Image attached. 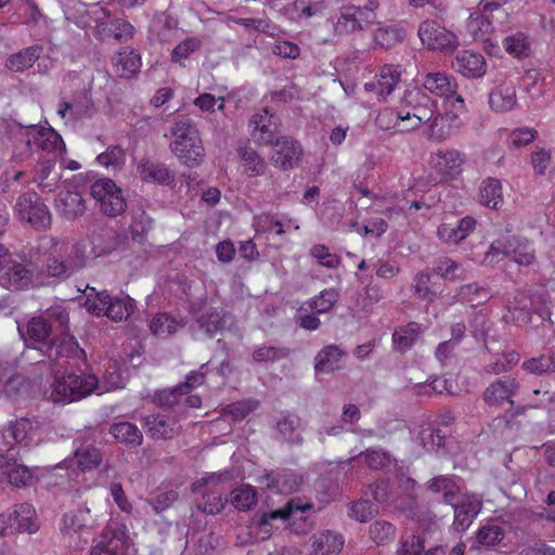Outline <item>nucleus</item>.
<instances>
[{"instance_id":"f257e3e1","label":"nucleus","mask_w":555,"mask_h":555,"mask_svg":"<svg viewBox=\"0 0 555 555\" xmlns=\"http://www.w3.org/2000/svg\"><path fill=\"white\" fill-rule=\"evenodd\" d=\"M87 259L83 243L56 242L51 246L46 258L43 272L47 278L62 282L83 269Z\"/></svg>"},{"instance_id":"f03ea898","label":"nucleus","mask_w":555,"mask_h":555,"mask_svg":"<svg viewBox=\"0 0 555 555\" xmlns=\"http://www.w3.org/2000/svg\"><path fill=\"white\" fill-rule=\"evenodd\" d=\"M173 138L169 144L170 151L181 164L193 168L198 166L205 157V149L198 129L191 118H179L170 127Z\"/></svg>"},{"instance_id":"7ed1b4c3","label":"nucleus","mask_w":555,"mask_h":555,"mask_svg":"<svg viewBox=\"0 0 555 555\" xmlns=\"http://www.w3.org/2000/svg\"><path fill=\"white\" fill-rule=\"evenodd\" d=\"M400 108H403V120L411 121V125H404L399 131L415 130L438 114L436 102L420 89L405 91Z\"/></svg>"},{"instance_id":"20e7f679","label":"nucleus","mask_w":555,"mask_h":555,"mask_svg":"<svg viewBox=\"0 0 555 555\" xmlns=\"http://www.w3.org/2000/svg\"><path fill=\"white\" fill-rule=\"evenodd\" d=\"M15 211L20 220L28 222L37 231H46L51 227L50 209L36 192L20 195Z\"/></svg>"},{"instance_id":"39448f33","label":"nucleus","mask_w":555,"mask_h":555,"mask_svg":"<svg viewBox=\"0 0 555 555\" xmlns=\"http://www.w3.org/2000/svg\"><path fill=\"white\" fill-rule=\"evenodd\" d=\"M89 555H133V545L126 527H107L93 539Z\"/></svg>"},{"instance_id":"423d86ee","label":"nucleus","mask_w":555,"mask_h":555,"mask_svg":"<svg viewBox=\"0 0 555 555\" xmlns=\"http://www.w3.org/2000/svg\"><path fill=\"white\" fill-rule=\"evenodd\" d=\"M90 193L100 203L101 211L108 217H117L127 208L120 188L109 178H102L91 184Z\"/></svg>"},{"instance_id":"0eeeda50","label":"nucleus","mask_w":555,"mask_h":555,"mask_svg":"<svg viewBox=\"0 0 555 555\" xmlns=\"http://www.w3.org/2000/svg\"><path fill=\"white\" fill-rule=\"evenodd\" d=\"M95 517L89 506L79 507L63 515L60 531L68 540V544L80 547V533L95 526Z\"/></svg>"},{"instance_id":"6e6552de","label":"nucleus","mask_w":555,"mask_h":555,"mask_svg":"<svg viewBox=\"0 0 555 555\" xmlns=\"http://www.w3.org/2000/svg\"><path fill=\"white\" fill-rule=\"evenodd\" d=\"M34 283V266L23 263L11 257L4 258L0 266V285L10 291H22Z\"/></svg>"},{"instance_id":"1a4fd4ad","label":"nucleus","mask_w":555,"mask_h":555,"mask_svg":"<svg viewBox=\"0 0 555 555\" xmlns=\"http://www.w3.org/2000/svg\"><path fill=\"white\" fill-rule=\"evenodd\" d=\"M18 333L25 345L30 348L40 349L39 345H42L51 350L55 345V340L50 339L52 324L43 315L31 318L25 325L18 324Z\"/></svg>"},{"instance_id":"9d476101","label":"nucleus","mask_w":555,"mask_h":555,"mask_svg":"<svg viewBox=\"0 0 555 555\" xmlns=\"http://www.w3.org/2000/svg\"><path fill=\"white\" fill-rule=\"evenodd\" d=\"M250 135L253 140L260 145L269 146L279 139L278 118L270 114L268 108H262L259 113L254 114L248 122Z\"/></svg>"},{"instance_id":"9b49d317","label":"nucleus","mask_w":555,"mask_h":555,"mask_svg":"<svg viewBox=\"0 0 555 555\" xmlns=\"http://www.w3.org/2000/svg\"><path fill=\"white\" fill-rule=\"evenodd\" d=\"M48 386L44 388V396L55 403H70L92 392L103 391L100 384H48Z\"/></svg>"},{"instance_id":"f8f14e48","label":"nucleus","mask_w":555,"mask_h":555,"mask_svg":"<svg viewBox=\"0 0 555 555\" xmlns=\"http://www.w3.org/2000/svg\"><path fill=\"white\" fill-rule=\"evenodd\" d=\"M418 37L431 50H452L456 47V36L435 21H424L418 27Z\"/></svg>"},{"instance_id":"ddd939ff","label":"nucleus","mask_w":555,"mask_h":555,"mask_svg":"<svg viewBox=\"0 0 555 555\" xmlns=\"http://www.w3.org/2000/svg\"><path fill=\"white\" fill-rule=\"evenodd\" d=\"M274 154L271 160L282 170H289L297 166L302 157L300 143L291 137H281L273 143Z\"/></svg>"},{"instance_id":"4468645a","label":"nucleus","mask_w":555,"mask_h":555,"mask_svg":"<svg viewBox=\"0 0 555 555\" xmlns=\"http://www.w3.org/2000/svg\"><path fill=\"white\" fill-rule=\"evenodd\" d=\"M56 214L66 221H76L87 211L83 196L76 191H61L54 198Z\"/></svg>"},{"instance_id":"2eb2a0df","label":"nucleus","mask_w":555,"mask_h":555,"mask_svg":"<svg viewBox=\"0 0 555 555\" xmlns=\"http://www.w3.org/2000/svg\"><path fill=\"white\" fill-rule=\"evenodd\" d=\"M147 436L154 440H168L180 433V426L175 417L165 414H150L141 418Z\"/></svg>"},{"instance_id":"dca6fc26","label":"nucleus","mask_w":555,"mask_h":555,"mask_svg":"<svg viewBox=\"0 0 555 555\" xmlns=\"http://www.w3.org/2000/svg\"><path fill=\"white\" fill-rule=\"evenodd\" d=\"M101 304L106 305L104 314L115 322L127 320L134 310V300L128 295L112 297L107 291L96 293Z\"/></svg>"},{"instance_id":"f3484780","label":"nucleus","mask_w":555,"mask_h":555,"mask_svg":"<svg viewBox=\"0 0 555 555\" xmlns=\"http://www.w3.org/2000/svg\"><path fill=\"white\" fill-rule=\"evenodd\" d=\"M134 34V27L124 18H113L100 22L95 27V36L101 41L115 39L117 42L129 41Z\"/></svg>"},{"instance_id":"a211bd4d","label":"nucleus","mask_w":555,"mask_h":555,"mask_svg":"<svg viewBox=\"0 0 555 555\" xmlns=\"http://www.w3.org/2000/svg\"><path fill=\"white\" fill-rule=\"evenodd\" d=\"M138 173L142 181L170 185L175 181V173L169 167L155 159L144 158L138 165Z\"/></svg>"},{"instance_id":"6ab92c4d","label":"nucleus","mask_w":555,"mask_h":555,"mask_svg":"<svg viewBox=\"0 0 555 555\" xmlns=\"http://www.w3.org/2000/svg\"><path fill=\"white\" fill-rule=\"evenodd\" d=\"M482 508V501L477 495H465L459 503L453 505V526L457 531H465L477 517Z\"/></svg>"},{"instance_id":"aec40b11","label":"nucleus","mask_w":555,"mask_h":555,"mask_svg":"<svg viewBox=\"0 0 555 555\" xmlns=\"http://www.w3.org/2000/svg\"><path fill=\"white\" fill-rule=\"evenodd\" d=\"M452 68L467 78H479L486 74V61L480 53L461 51L452 61Z\"/></svg>"},{"instance_id":"412c9836","label":"nucleus","mask_w":555,"mask_h":555,"mask_svg":"<svg viewBox=\"0 0 555 555\" xmlns=\"http://www.w3.org/2000/svg\"><path fill=\"white\" fill-rule=\"evenodd\" d=\"M377 81L366 82V91L376 92L380 99H386L396 88L401 78V69L398 65H384L377 76Z\"/></svg>"},{"instance_id":"4be33fe9","label":"nucleus","mask_w":555,"mask_h":555,"mask_svg":"<svg viewBox=\"0 0 555 555\" xmlns=\"http://www.w3.org/2000/svg\"><path fill=\"white\" fill-rule=\"evenodd\" d=\"M476 228V220L472 217H464L455 225L442 223L438 227L437 235L441 242L448 245H459Z\"/></svg>"},{"instance_id":"5701e85b","label":"nucleus","mask_w":555,"mask_h":555,"mask_svg":"<svg viewBox=\"0 0 555 555\" xmlns=\"http://www.w3.org/2000/svg\"><path fill=\"white\" fill-rule=\"evenodd\" d=\"M310 542L311 555H335L341 551L345 540L335 531L323 530L313 533Z\"/></svg>"},{"instance_id":"b1692460","label":"nucleus","mask_w":555,"mask_h":555,"mask_svg":"<svg viewBox=\"0 0 555 555\" xmlns=\"http://www.w3.org/2000/svg\"><path fill=\"white\" fill-rule=\"evenodd\" d=\"M56 156L41 157L35 168L34 181L43 192L54 191L60 183L61 175L54 172Z\"/></svg>"},{"instance_id":"393cba45","label":"nucleus","mask_w":555,"mask_h":555,"mask_svg":"<svg viewBox=\"0 0 555 555\" xmlns=\"http://www.w3.org/2000/svg\"><path fill=\"white\" fill-rule=\"evenodd\" d=\"M141 55L133 49L122 48L113 57V65L121 78L134 77L141 68Z\"/></svg>"},{"instance_id":"a878e982","label":"nucleus","mask_w":555,"mask_h":555,"mask_svg":"<svg viewBox=\"0 0 555 555\" xmlns=\"http://www.w3.org/2000/svg\"><path fill=\"white\" fill-rule=\"evenodd\" d=\"M347 353L337 345H328L321 349L315 357V372L330 373L339 370Z\"/></svg>"},{"instance_id":"bb28decb","label":"nucleus","mask_w":555,"mask_h":555,"mask_svg":"<svg viewBox=\"0 0 555 555\" xmlns=\"http://www.w3.org/2000/svg\"><path fill=\"white\" fill-rule=\"evenodd\" d=\"M108 433L116 442L133 449L142 446L143 434L139 427L130 422H117L109 426Z\"/></svg>"},{"instance_id":"cd10ccee","label":"nucleus","mask_w":555,"mask_h":555,"mask_svg":"<svg viewBox=\"0 0 555 555\" xmlns=\"http://www.w3.org/2000/svg\"><path fill=\"white\" fill-rule=\"evenodd\" d=\"M87 437L82 434H79L74 442H80L82 443ZM88 439H93L94 437L89 436ZM75 459L77 462V466L80 470H92L96 468L101 462H102V453L100 449L93 447V446H83L81 444L78 447L75 451Z\"/></svg>"},{"instance_id":"c85d7f7f","label":"nucleus","mask_w":555,"mask_h":555,"mask_svg":"<svg viewBox=\"0 0 555 555\" xmlns=\"http://www.w3.org/2000/svg\"><path fill=\"white\" fill-rule=\"evenodd\" d=\"M43 52V47L39 44L29 46L16 53L9 55L5 61V67L14 73H21L30 68Z\"/></svg>"},{"instance_id":"c756f323","label":"nucleus","mask_w":555,"mask_h":555,"mask_svg":"<svg viewBox=\"0 0 555 555\" xmlns=\"http://www.w3.org/2000/svg\"><path fill=\"white\" fill-rule=\"evenodd\" d=\"M36 515L35 507L29 503L15 505L12 512V526L15 532H36L39 529Z\"/></svg>"},{"instance_id":"7c9ffc66","label":"nucleus","mask_w":555,"mask_h":555,"mask_svg":"<svg viewBox=\"0 0 555 555\" xmlns=\"http://www.w3.org/2000/svg\"><path fill=\"white\" fill-rule=\"evenodd\" d=\"M516 103V88L513 82H504L498 86L489 95L491 108L498 112L511 111Z\"/></svg>"},{"instance_id":"2f4dec72","label":"nucleus","mask_w":555,"mask_h":555,"mask_svg":"<svg viewBox=\"0 0 555 555\" xmlns=\"http://www.w3.org/2000/svg\"><path fill=\"white\" fill-rule=\"evenodd\" d=\"M524 415L516 413L509 416H496L490 423V429L493 434L503 439H514L522 428Z\"/></svg>"},{"instance_id":"473e14b6","label":"nucleus","mask_w":555,"mask_h":555,"mask_svg":"<svg viewBox=\"0 0 555 555\" xmlns=\"http://www.w3.org/2000/svg\"><path fill=\"white\" fill-rule=\"evenodd\" d=\"M237 154L243 171L247 177L254 178L264 175L267 163L256 150L245 145L237 150Z\"/></svg>"},{"instance_id":"72a5a7b5","label":"nucleus","mask_w":555,"mask_h":555,"mask_svg":"<svg viewBox=\"0 0 555 555\" xmlns=\"http://www.w3.org/2000/svg\"><path fill=\"white\" fill-rule=\"evenodd\" d=\"M311 506L309 504L305 505V506H301L297 503L294 502V500H291L287 502V504L281 508V509H276V511H272L270 513H263L261 516H260V519H259V527H260V530L267 535V537H270L271 535V530H272V522L275 521V520H287L291 518V516L295 513V512H305L306 509L310 508Z\"/></svg>"},{"instance_id":"f704fd0d","label":"nucleus","mask_w":555,"mask_h":555,"mask_svg":"<svg viewBox=\"0 0 555 555\" xmlns=\"http://www.w3.org/2000/svg\"><path fill=\"white\" fill-rule=\"evenodd\" d=\"M13 158L23 160L29 157L35 145V125L22 126L18 124V130L14 133Z\"/></svg>"},{"instance_id":"c9c22d12","label":"nucleus","mask_w":555,"mask_h":555,"mask_svg":"<svg viewBox=\"0 0 555 555\" xmlns=\"http://www.w3.org/2000/svg\"><path fill=\"white\" fill-rule=\"evenodd\" d=\"M507 249H509V258L520 266H530L535 261L534 247L525 237L509 236Z\"/></svg>"},{"instance_id":"e433bc0d","label":"nucleus","mask_w":555,"mask_h":555,"mask_svg":"<svg viewBox=\"0 0 555 555\" xmlns=\"http://www.w3.org/2000/svg\"><path fill=\"white\" fill-rule=\"evenodd\" d=\"M251 358L258 363L282 362L284 369L292 365L291 349L287 347L261 346L254 350Z\"/></svg>"},{"instance_id":"4c0bfd02","label":"nucleus","mask_w":555,"mask_h":555,"mask_svg":"<svg viewBox=\"0 0 555 555\" xmlns=\"http://www.w3.org/2000/svg\"><path fill=\"white\" fill-rule=\"evenodd\" d=\"M433 272L451 282L467 278V271L463 264L447 256L438 257L435 260Z\"/></svg>"},{"instance_id":"58836bf2","label":"nucleus","mask_w":555,"mask_h":555,"mask_svg":"<svg viewBox=\"0 0 555 555\" xmlns=\"http://www.w3.org/2000/svg\"><path fill=\"white\" fill-rule=\"evenodd\" d=\"M479 202L491 209H499L503 204L502 185L500 180L488 178L479 188Z\"/></svg>"},{"instance_id":"ea45409f","label":"nucleus","mask_w":555,"mask_h":555,"mask_svg":"<svg viewBox=\"0 0 555 555\" xmlns=\"http://www.w3.org/2000/svg\"><path fill=\"white\" fill-rule=\"evenodd\" d=\"M423 86L426 90L439 96H450L455 93L456 83L443 73H429L424 77Z\"/></svg>"},{"instance_id":"a19ab883","label":"nucleus","mask_w":555,"mask_h":555,"mask_svg":"<svg viewBox=\"0 0 555 555\" xmlns=\"http://www.w3.org/2000/svg\"><path fill=\"white\" fill-rule=\"evenodd\" d=\"M420 333L421 326L416 322H411L405 326L397 328L392 334L393 349L405 352L414 345Z\"/></svg>"},{"instance_id":"79ce46f5","label":"nucleus","mask_w":555,"mask_h":555,"mask_svg":"<svg viewBox=\"0 0 555 555\" xmlns=\"http://www.w3.org/2000/svg\"><path fill=\"white\" fill-rule=\"evenodd\" d=\"M35 145L47 152L65 149L62 137L52 128H37L35 126Z\"/></svg>"},{"instance_id":"37998d69","label":"nucleus","mask_w":555,"mask_h":555,"mask_svg":"<svg viewBox=\"0 0 555 555\" xmlns=\"http://www.w3.org/2000/svg\"><path fill=\"white\" fill-rule=\"evenodd\" d=\"M397 528L393 524L378 519L370 525L369 537L376 545H387L395 541Z\"/></svg>"},{"instance_id":"c03bdc74","label":"nucleus","mask_w":555,"mask_h":555,"mask_svg":"<svg viewBox=\"0 0 555 555\" xmlns=\"http://www.w3.org/2000/svg\"><path fill=\"white\" fill-rule=\"evenodd\" d=\"M374 42L383 49H390L403 41L405 30L398 26L379 27L374 31Z\"/></svg>"},{"instance_id":"a18cd8bd","label":"nucleus","mask_w":555,"mask_h":555,"mask_svg":"<svg viewBox=\"0 0 555 555\" xmlns=\"http://www.w3.org/2000/svg\"><path fill=\"white\" fill-rule=\"evenodd\" d=\"M356 12V5H344L340 9V15L335 25V29L337 33L353 34L356 31H361L364 29V26L358 20V15Z\"/></svg>"},{"instance_id":"49530a36","label":"nucleus","mask_w":555,"mask_h":555,"mask_svg":"<svg viewBox=\"0 0 555 555\" xmlns=\"http://www.w3.org/2000/svg\"><path fill=\"white\" fill-rule=\"evenodd\" d=\"M300 425L301 420L299 416L295 414H287L278 421L276 428L285 441L299 444L302 442V438L298 433Z\"/></svg>"},{"instance_id":"de8ad7c7","label":"nucleus","mask_w":555,"mask_h":555,"mask_svg":"<svg viewBox=\"0 0 555 555\" xmlns=\"http://www.w3.org/2000/svg\"><path fill=\"white\" fill-rule=\"evenodd\" d=\"M550 317L551 312L547 307L534 309L533 311L527 307H516L513 310V319L518 324L532 323L534 326H538L539 324H543L544 321L548 320Z\"/></svg>"},{"instance_id":"09e8293b","label":"nucleus","mask_w":555,"mask_h":555,"mask_svg":"<svg viewBox=\"0 0 555 555\" xmlns=\"http://www.w3.org/2000/svg\"><path fill=\"white\" fill-rule=\"evenodd\" d=\"M462 163L463 158L455 150L439 151L431 157V164L442 173H451V171L460 168Z\"/></svg>"},{"instance_id":"8fccbe9b","label":"nucleus","mask_w":555,"mask_h":555,"mask_svg":"<svg viewBox=\"0 0 555 555\" xmlns=\"http://www.w3.org/2000/svg\"><path fill=\"white\" fill-rule=\"evenodd\" d=\"M522 369L535 375L555 373V352L531 358L522 363Z\"/></svg>"},{"instance_id":"3c124183","label":"nucleus","mask_w":555,"mask_h":555,"mask_svg":"<svg viewBox=\"0 0 555 555\" xmlns=\"http://www.w3.org/2000/svg\"><path fill=\"white\" fill-rule=\"evenodd\" d=\"M192 386L193 384H178L173 388L160 390L154 395L153 401L160 406L177 404L182 396L192 390Z\"/></svg>"},{"instance_id":"603ef678","label":"nucleus","mask_w":555,"mask_h":555,"mask_svg":"<svg viewBox=\"0 0 555 555\" xmlns=\"http://www.w3.org/2000/svg\"><path fill=\"white\" fill-rule=\"evenodd\" d=\"M361 457H363L365 465L373 470L383 469L389 466L391 461L388 452L380 449H367L366 451L350 459V462Z\"/></svg>"},{"instance_id":"864d4df0","label":"nucleus","mask_w":555,"mask_h":555,"mask_svg":"<svg viewBox=\"0 0 555 555\" xmlns=\"http://www.w3.org/2000/svg\"><path fill=\"white\" fill-rule=\"evenodd\" d=\"M225 313L221 310L209 308L201 319H198L201 328L209 336L222 331L225 326Z\"/></svg>"},{"instance_id":"5fc2aeb1","label":"nucleus","mask_w":555,"mask_h":555,"mask_svg":"<svg viewBox=\"0 0 555 555\" xmlns=\"http://www.w3.org/2000/svg\"><path fill=\"white\" fill-rule=\"evenodd\" d=\"M256 502V491L249 485H243L242 487L234 489L231 493V503L237 509L247 511L251 508Z\"/></svg>"},{"instance_id":"6e6d98bb","label":"nucleus","mask_w":555,"mask_h":555,"mask_svg":"<svg viewBox=\"0 0 555 555\" xmlns=\"http://www.w3.org/2000/svg\"><path fill=\"white\" fill-rule=\"evenodd\" d=\"M516 384H490L485 391V400L489 404H499L508 401L513 404L511 397L514 395Z\"/></svg>"},{"instance_id":"4d7b16f0","label":"nucleus","mask_w":555,"mask_h":555,"mask_svg":"<svg viewBox=\"0 0 555 555\" xmlns=\"http://www.w3.org/2000/svg\"><path fill=\"white\" fill-rule=\"evenodd\" d=\"M176 319L166 312L157 313L150 322L151 332L159 337H167L177 331Z\"/></svg>"},{"instance_id":"13d9d810","label":"nucleus","mask_w":555,"mask_h":555,"mask_svg":"<svg viewBox=\"0 0 555 555\" xmlns=\"http://www.w3.org/2000/svg\"><path fill=\"white\" fill-rule=\"evenodd\" d=\"M509 243V236L505 238L495 240L491 243L489 249L486 251L482 264L494 266L506 257H509V249L507 245Z\"/></svg>"},{"instance_id":"bf43d9fd","label":"nucleus","mask_w":555,"mask_h":555,"mask_svg":"<svg viewBox=\"0 0 555 555\" xmlns=\"http://www.w3.org/2000/svg\"><path fill=\"white\" fill-rule=\"evenodd\" d=\"M525 90L532 100H540L545 95V80L540 73L528 70L524 77Z\"/></svg>"},{"instance_id":"052dcab7","label":"nucleus","mask_w":555,"mask_h":555,"mask_svg":"<svg viewBox=\"0 0 555 555\" xmlns=\"http://www.w3.org/2000/svg\"><path fill=\"white\" fill-rule=\"evenodd\" d=\"M457 295L462 299L473 302V305L483 304L490 298L488 288L478 283L462 285L459 288Z\"/></svg>"},{"instance_id":"680f3d73","label":"nucleus","mask_w":555,"mask_h":555,"mask_svg":"<svg viewBox=\"0 0 555 555\" xmlns=\"http://www.w3.org/2000/svg\"><path fill=\"white\" fill-rule=\"evenodd\" d=\"M403 108H399L398 111L386 108L380 111L376 116L375 122L383 130H390L395 128H400L401 124L404 122L403 117Z\"/></svg>"},{"instance_id":"e2e57ef3","label":"nucleus","mask_w":555,"mask_h":555,"mask_svg":"<svg viewBox=\"0 0 555 555\" xmlns=\"http://www.w3.org/2000/svg\"><path fill=\"white\" fill-rule=\"evenodd\" d=\"M425 550V539L421 533L402 538L397 555H421Z\"/></svg>"},{"instance_id":"0e129e2a","label":"nucleus","mask_w":555,"mask_h":555,"mask_svg":"<svg viewBox=\"0 0 555 555\" xmlns=\"http://www.w3.org/2000/svg\"><path fill=\"white\" fill-rule=\"evenodd\" d=\"M153 219L144 210H140L133 217L130 225L133 240L142 241L144 236L152 230Z\"/></svg>"},{"instance_id":"69168bd1","label":"nucleus","mask_w":555,"mask_h":555,"mask_svg":"<svg viewBox=\"0 0 555 555\" xmlns=\"http://www.w3.org/2000/svg\"><path fill=\"white\" fill-rule=\"evenodd\" d=\"M506 52L515 57L528 55L529 46L524 34L518 33L503 40Z\"/></svg>"},{"instance_id":"338daca9","label":"nucleus","mask_w":555,"mask_h":555,"mask_svg":"<svg viewBox=\"0 0 555 555\" xmlns=\"http://www.w3.org/2000/svg\"><path fill=\"white\" fill-rule=\"evenodd\" d=\"M421 444L427 450H436L444 444V436L439 429L430 426L423 427L418 434Z\"/></svg>"},{"instance_id":"774afa93","label":"nucleus","mask_w":555,"mask_h":555,"mask_svg":"<svg viewBox=\"0 0 555 555\" xmlns=\"http://www.w3.org/2000/svg\"><path fill=\"white\" fill-rule=\"evenodd\" d=\"M224 504L221 493L211 491L203 495V502L198 503L197 508L205 514L216 515L223 509Z\"/></svg>"}]
</instances>
